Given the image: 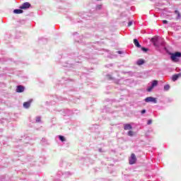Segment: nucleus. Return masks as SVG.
Masks as SVG:
<instances>
[{
	"label": "nucleus",
	"instance_id": "obj_1",
	"mask_svg": "<svg viewBox=\"0 0 181 181\" xmlns=\"http://www.w3.org/2000/svg\"><path fill=\"white\" fill-rule=\"evenodd\" d=\"M170 59L175 63H177L179 62V59L181 57V52H176L175 53H170Z\"/></svg>",
	"mask_w": 181,
	"mask_h": 181
},
{
	"label": "nucleus",
	"instance_id": "obj_2",
	"mask_svg": "<svg viewBox=\"0 0 181 181\" xmlns=\"http://www.w3.org/2000/svg\"><path fill=\"white\" fill-rule=\"evenodd\" d=\"M129 165H135L136 163V156H135V153H132L129 159Z\"/></svg>",
	"mask_w": 181,
	"mask_h": 181
},
{
	"label": "nucleus",
	"instance_id": "obj_3",
	"mask_svg": "<svg viewBox=\"0 0 181 181\" xmlns=\"http://www.w3.org/2000/svg\"><path fill=\"white\" fill-rule=\"evenodd\" d=\"M146 103H153L154 104H156V103H158V100H156V98H153V97H147L145 99Z\"/></svg>",
	"mask_w": 181,
	"mask_h": 181
},
{
	"label": "nucleus",
	"instance_id": "obj_4",
	"mask_svg": "<svg viewBox=\"0 0 181 181\" xmlns=\"http://www.w3.org/2000/svg\"><path fill=\"white\" fill-rule=\"evenodd\" d=\"M30 7V4L29 2L23 3L21 6H20V9H29Z\"/></svg>",
	"mask_w": 181,
	"mask_h": 181
},
{
	"label": "nucleus",
	"instance_id": "obj_5",
	"mask_svg": "<svg viewBox=\"0 0 181 181\" xmlns=\"http://www.w3.org/2000/svg\"><path fill=\"white\" fill-rule=\"evenodd\" d=\"M25 91V88L23 86H18L16 88V93H23Z\"/></svg>",
	"mask_w": 181,
	"mask_h": 181
},
{
	"label": "nucleus",
	"instance_id": "obj_6",
	"mask_svg": "<svg viewBox=\"0 0 181 181\" xmlns=\"http://www.w3.org/2000/svg\"><path fill=\"white\" fill-rule=\"evenodd\" d=\"M180 77H181V74H177L173 76L172 80L173 81H176V80H177V78Z\"/></svg>",
	"mask_w": 181,
	"mask_h": 181
},
{
	"label": "nucleus",
	"instance_id": "obj_7",
	"mask_svg": "<svg viewBox=\"0 0 181 181\" xmlns=\"http://www.w3.org/2000/svg\"><path fill=\"white\" fill-rule=\"evenodd\" d=\"M124 129L125 131H128V130H129V129H132V126H131V124H124Z\"/></svg>",
	"mask_w": 181,
	"mask_h": 181
},
{
	"label": "nucleus",
	"instance_id": "obj_8",
	"mask_svg": "<svg viewBox=\"0 0 181 181\" xmlns=\"http://www.w3.org/2000/svg\"><path fill=\"white\" fill-rule=\"evenodd\" d=\"M158 40H159V38H158V37H153V38H152V41H153V42L154 46H159V45H158Z\"/></svg>",
	"mask_w": 181,
	"mask_h": 181
},
{
	"label": "nucleus",
	"instance_id": "obj_9",
	"mask_svg": "<svg viewBox=\"0 0 181 181\" xmlns=\"http://www.w3.org/2000/svg\"><path fill=\"white\" fill-rule=\"evenodd\" d=\"M133 42L136 47H141V44H139V41H138L136 39H134Z\"/></svg>",
	"mask_w": 181,
	"mask_h": 181
},
{
	"label": "nucleus",
	"instance_id": "obj_10",
	"mask_svg": "<svg viewBox=\"0 0 181 181\" xmlns=\"http://www.w3.org/2000/svg\"><path fill=\"white\" fill-rule=\"evenodd\" d=\"M13 13H16V14L23 13V11L22 10V8H21V9H15L13 11Z\"/></svg>",
	"mask_w": 181,
	"mask_h": 181
},
{
	"label": "nucleus",
	"instance_id": "obj_11",
	"mask_svg": "<svg viewBox=\"0 0 181 181\" xmlns=\"http://www.w3.org/2000/svg\"><path fill=\"white\" fill-rule=\"evenodd\" d=\"M24 108H29L30 107V102H25L23 103Z\"/></svg>",
	"mask_w": 181,
	"mask_h": 181
},
{
	"label": "nucleus",
	"instance_id": "obj_12",
	"mask_svg": "<svg viewBox=\"0 0 181 181\" xmlns=\"http://www.w3.org/2000/svg\"><path fill=\"white\" fill-rule=\"evenodd\" d=\"M175 13L176 15H177V19H180V18H181L180 12H179V11H177V10H175Z\"/></svg>",
	"mask_w": 181,
	"mask_h": 181
},
{
	"label": "nucleus",
	"instance_id": "obj_13",
	"mask_svg": "<svg viewBox=\"0 0 181 181\" xmlns=\"http://www.w3.org/2000/svg\"><path fill=\"white\" fill-rule=\"evenodd\" d=\"M145 63V61L144 59H139L137 61L138 66H141V64H144Z\"/></svg>",
	"mask_w": 181,
	"mask_h": 181
},
{
	"label": "nucleus",
	"instance_id": "obj_14",
	"mask_svg": "<svg viewBox=\"0 0 181 181\" xmlns=\"http://www.w3.org/2000/svg\"><path fill=\"white\" fill-rule=\"evenodd\" d=\"M151 86L153 87H156V86H158V81L156 80L153 81Z\"/></svg>",
	"mask_w": 181,
	"mask_h": 181
},
{
	"label": "nucleus",
	"instance_id": "obj_15",
	"mask_svg": "<svg viewBox=\"0 0 181 181\" xmlns=\"http://www.w3.org/2000/svg\"><path fill=\"white\" fill-rule=\"evenodd\" d=\"M170 88V86H169V85H165V86H164V90H165V91H168V90Z\"/></svg>",
	"mask_w": 181,
	"mask_h": 181
},
{
	"label": "nucleus",
	"instance_id": "obj_16",
	"mask_svg": "<svg viewBox=\"0 0 181 181\" xmlns=\"http://www.w3.org/2000/svg\"><path fill=\"white\" fill-rule=\"evenodd\" d=\"M59 138L62 142H64V141H66V138H64L63 136H59Z\"/></svg>",
	"mask_w": 181,
	"mask_h": 181
},
{
	"label": "nucleus",
	"instance_id": "obj_17",
	"mask_svg": "<svg viewBox=\"0 0 181 181\" xmlns=\"http://www.w3.org/2000/svg\"><path fill=\"white\" fill-rule=\"evenodd\" d=\"M152 90H153V87L152 85H151V86H150V87H148V88H147V91H148V92L152 91Z\"/></svg>",
	"mask_w": 181,
	"mask_h": 181
},
{
	"label": "nucleus",
	"instance_id": "obj_18",
	"mask_svg": "<svg viewBox=\"0 0 181 181\" xmlns=\"http://www.w3.org/2000/svg\"><path fill=\"white\" fill-rule=\"evenodd\" d=\"M128 135H129V136H134V132L129 131V132H128Z\"/></svg>",
	"mask_w": 181,
	"mask_h": 181
},
{
	"label": "nucleus",
	"instance_id": "obj_19",
	"mask_svg": "<svg viewBox=\"0 0 181 181\" xmlns=\"http://www.w3.org/2000/svg\"><path fill=\"white\" fill-rule=\"evenodd\" d=\"M141 50H142L143 52H144L145 53H146V52H148V50H149V49H148L146 48V47H141Z\"/></svg>",
	"mask_w": 181,
	"mask_h": 181
},
{
	"label": "nucleus",
	"instance_id": "obj_20",
	"mask_svg": "<svg viewBox=\"0 0 181 181\" xmlns=\"http://www.w3.org/2000/svg\"><path fill=\"white\" fill-rule=\"evenodd\" d=\"M41 119H40V117H36V122H40Z\"/></svg>",
	"mask_w": 181,
	"mask_h": 181
},
{
	"label": "nucleus",
	"instance_id": "obj_21",
	"mask_svg": "<svg viewBox=\"0 0 181 181\" xmlns=\"http://www.w3.org/2000/svg\"><path fill=\"white\" fill-rule=\"evenodd\" d=\"M132 21H129V23H128V26H132Z\"/></svg>",
	"mask_w": 181,
	"mask_h": 181
},
{
	"label": "nucleus",
	"instance_id": "obj_22",
	"mask_svg": "<svg viewBox=\"0 0 181 181\" xmlns=\"http://www.w3.org/2000/svg\"><path fill=\"white\" fill-rule=\"evenodd\" d=\"M147 124L148 125H151V124H152V120H148Z\"/></svg>",
	"mask_w": 181,
	"mask_h": 181
},
{
	"label": "nucleus",
	"instance_id": "obj_23",
	"mask_svg": "<svg viewBox=\"0 0 181 181\" xmlns=\"http://www.w3.org/2000/svg\"><path fill=\"white\" fill-rule=\"evenodd\" d=\"M163 23H164V24L168 23V21H166V20H163Z\"/></svg>",
	"mask_w": 181,
	"mask_h": 181
},
{
	"label": "nucleus",
	"instance_id": "obj_24",
	"mask_svg": "<svg viewBox=\"0 0 181 181\" xmlns=\"http://www.w3.org/2000/svg\"><path fill=\"white\" fill-rule=\"evenodd\" d=\"M145 112H146V110H141V114H145Z\"/></svg>",
	"mask_w": 181,
	"mask_h": 181
},
{
	"label": "nucleus",
	"instance_id": "obj_25",
	"mask_svg": "<svg viewBox=\"0 0 181 181\" xmlns=\"http://www.w3.org/2000/svg\"><path fill=\"white\" fill-rule=\"evenodd\" d=\"M97 1H101V0H97Z\"/></svg>",
	"mask_w": 181,
	"mask_h": 181
}]
</instances>
